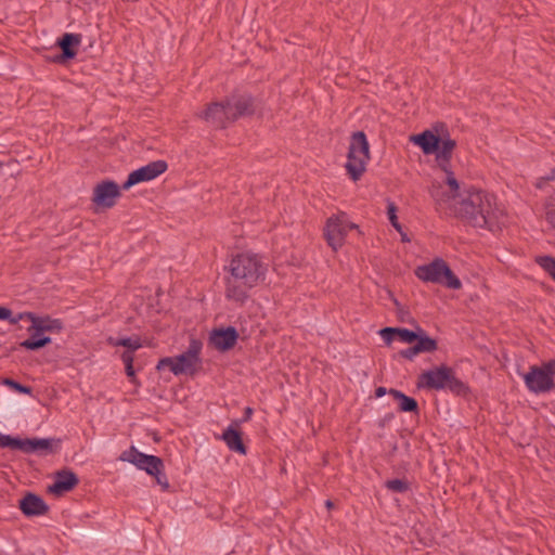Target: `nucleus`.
I'll return each instance as SVG.
<instances>
[{
  "instance_id": "f257e3e1",
  "label": "nucleus",
  "mask_w": 555,
  "mask_h": 555,
  "mask_svg": "<svg viewBox=\"0 0 555 555\" xmlns=\"http://www.w3.org/2000/svg\"><path fill=\"white\" fill-rule=\"evenodd\" d=\"M465 196L453 204L454 214L474 228L496 232L505 223V214L496 203V197L486 191L469 188Z\"/></svg>"
},
{
  "instance_id": "f03ea898",
  "label": "nucleus",
  "mask_w": 555,
  "mask_h": 555,
  "mask_svg": "<svg viewBox=\"0 0 555 555\" xmlns=\"http://www.w3.org/2000/svg\"><path fill=\"white\" fill-rule=\"evenodd\" d=\"M268 266L257 254L241 253L229 264L230 275L225 278V297L240 305L248 299L250 288L264 281Z\"/></svg>"
},
{
  "instance_id": "7ed1b4c3",
  "label": "nucleus",
  "mask_w": 555,
  "mask_h": 555,
  "mask_svg": "<svg viewBox=\"0 0 555 555\" xmlns=\"http://www.w3.org/2000/svg\"><path fill=\"white\" fill-rule=\"evenodd\" d=\"M417 388L428 390H449L457 397L467 398L470 395L469 386L457 378L455 371L446 364L424 371L417 377Z\"/></svg>"
},
{
  "instance_id": "20e7f679",
  "label": "nucleus",
  "mask_w": 555,
  "mask_h": 555,
  "mask_svg": "<svg viewBox=\"0 0 555 555\" xmlns=\"http://www.w3.org/2000/svg\"><path fill=\"white\" fill-rule=\"evenodd\" d=\"M370 144L363 131L351 134L347 153L346 171L352 181L361 179L370 160Z\"/></svg>"
},
{
  "instance_id": "39448f33",
  "label": "nucleus",
  "mask_w": 555,
  "mask_h": 555,
  "mask_svg": "<svg viewBox=\"0 0 555 555\" xmlns=\"http://www.w3.org/2000/svg\"><path fill=\"white\" fill-rule=\"evenodd\" d=\"M119 460L122 462H129L137 468L154 476L156 482L163 488V490H167L169 488L168 478L165 474L164 461L160 457L142 453L134 446H131L120 454Z\"/></svg>"
},
{
  "instance_id": "423d86ee",
  "label": "nucleus",
  "mask_w": 555,
  "mask_h": 555,
  "mask_svg": "<svg viewBox=\"0 0 555 555\" xmlns=\"http://www.w3.org/2000/svg\"><path fill=\"white\" fill-rule=\"evenodd\" d=\"M61 439L12 437L0 433V448L20 450L23 453L53 454L60 449Z\"/></svg>"
},
{
  "instance_id": "0eeeda50",
  "label": "nucleus",
  "mask_w": 555,
  "mask_h": 555,
  "mask_svg": "<svg viewBox=\"0 0 555 555\" xmlns=\"http://www.w3.org/2000/svg\"><path fill=\"white\" fill-rule=\"evenodd\" d=\"M414 273L423 282L441 284L451 289H460L462 287L461 280L442 258H436L427 264L418 266Z\"/></svg>"
},
{
  "instance_id": "6e6552de",
  "label": "nucleus",
  "mask_w": 555,
  "mask_h": 555,
  "mask_svg": "<svg viewBox=\"0 0 555 555\" xmlns=\"http://www.w3.org/2000/svg\"><path fill=\"white\" fill-rule=\"evenodd\" d=\"M203 344L201 340L192 338L185 351L176 356L175 375L186 374L194 376L202 364L201 350Z\"/></svg>"
},
{
  "instance_id": "1a4fd4ad",
  "label": "nucleus",
  "mask_w": 555,
  "mask_h": 555,
  "mask_svg": "<svg viewBox=\"0 0 555 555\" xmlns=\"http://www.w3.org/2000/svg\"><path fill=\"white\" fill-rule=\"evenodd\" d=\"M232 120L251 116L256 112V99L248 92L235 90L225 98Z\"/></svg>"
},
{
  "instance_id": "9d476101",
  "label": "nucleus",
  "mask_w": 555,
  "mask_h": 555,
  "mask_svg": "<svg viewBox=\"0 0 555 555\" xmlns=\"http://www.w3.org/2000/svg\"><path fill=\"white\" fill-rule=\"evenodd\" d=\"M167 168L168 165L165 160L158 159L151 162L147 165L130 172L127 180L122 183L121 189L129 190L138 183L151 181L164 173Z\"/></svg>"
},
{
  "instance_id": "9b49d317",
  "label": "nucleus",
  "mask_w": 555,
  "mask_h": 555,
  "mask_svg": "<svg viewBox=\"0 0 555 555\" xmlns=\"http://www.w3.org/2000/svg\"><path fill=\"white\" fill-rule=\"evenodd\" d=\"M354 228H357L354 223H345L339 217H331L324 228V237L328 246L337 250L344 245L348 231Z\"/></svg>"
},
{
  "instance_id": "f8f14e48",
  "label": "nucleus",
  "mask_w": 555,
  "mask_h": 555,
  "mask_svg": "<svg viewBox=\"0 0 555 555\" xmlns=\"http://www.w3.org/2000/svg\"><path fill=\"white\" fill-rule=\"evenodd\" d=\"M120 196L119 185L113 180H104L95 185L92 202L100 207L112 208Z\"/></svg>"
},
{
  "instance_id": "ddd939ff",
  "label": "nucleus",
  "mask_w": 555,
  "mask_h": 555,
  "mask_svg": "<svg viewBox=\"0 0 555 555\" xmlns=\"http://www.w3.org/2000/svg\"><path fill=\"white\" fill-rule=\"evenodd\" d=\"M199 117L216 129H223L228 122L233 121L225 99L221 102L209 103Z\"/></svg>"
},
{
  "instance_id": "4468645a",
  "label": "nucleus",
  "mask_w": 555,
  "mask_h": 555,
  "mask_svg": "<svg viewBox=\"0 0 555 555\" xmlns=\"http://www.w3.org/2000/svg\"><path fill=\"white\" fill-rule=\"evenodd\" d=\"M16 320H29V331L36 330L42 335L44 333H60L63 330V322L60 319H52L49 315L40 317L34 312L25 311L17 313Z\"/></svg>"
},
{
  "instance_id": "2eb2a0df",
  "label": "nucleus",
  "mask_w": 555,
  "mask_h": 555,
  "mask_svg": "<svg viewBox=\"0 0 555 555\" xmlns=\"http://www.w3.org/2000/svg\"><path fill=\"white\" fill-rule=\"evenodd\" d=\"M527 388L534 393H544L555 388L554 378L542 372L538 365H532L524 376Z\"/></svg>"
},
{
  "instance_id": "dca6fc26",
  "label": "nucleus",
  "mask_w": 555,
  "mask_h": 555,
  "mask_svg": "<svg viewBox=\"0 0 555 555\" xmlns=\"http://www.w3.org/2000/svg\"><path fill=\"white\" fill-rule=\"evenodd\" d=\"M238 332L234 326L214 328L209 335V345L220 352L231 350L237 343Z\"/></svg>"
},
{
  "instance_id": "f3484780",
  "label": "nucleus",
  "mask_w": 555,
  "mask_h": 555,
  "mask_svg": "<svg viewBox=\"0 0 555 555\" xmlns=\"http://www.w3.org/2000/svg\"><path fill=\"white\" fill-rule=\"evenodd\" d=\"M444 183L450 189L449 193L440 192L441 188H435V185H433V189L430 191L431 196L436 198L438 205H441L442 203L449 201H453L455 204L465 196V189L462 190L460 182L454 177V172H448V175L446 176Z\"/></svg>"
},
{
  "instance_id": "a211bd4d",
  "label": "nucleus",
  "mask_w": 555,
  "mask_h": 555,
  "mask_svg": "<svg viewBox=\"0 0 555 555\" xmlns=\"http://www.w3.org/2000/svg\"><path fill=\"white\" fill-rule=\"evenodd\" d=\"M79 483L76 473L68 468L57 470L54 475V482L48 487V491L54 495H62L72 491Z\"/></svg>"
},
{
  "instance_id": "6ab92c4d",
  "label": "nucleus",
  "mask_w": 555,
  "mask_h": 555,
  "mask_svg": "<svg viewBox=\"0 0 555 555\" xmlns=\"http://www.w3.org/2000/svg\"><path fill=\"white\" fill-rule=\"evenodd\" d=\"M27 332L29 333V337L25 340L18 343L17 345H11L9 347H4L3 349V356L9 357L13 351L17 350V348H23L25 350L29 351H38L49 344H51L52 339L50 336L42 335L36 330L29 331V327L27 328Z\"/></svg>"
},
{
  "instance_id": "aec40b11",
  "label": "nucleus",
  "mask_w": 555,
  "mask_h": 555,
  "mask_svg": "<svg viewBox=\"0 0 555 555\" xmlns=\"http://www.w3.org/2000/svg\"><path fill=\"white\" fill-rule=\"evenodd\" d=\"M439 124L435 126L437 134L430 130H425L418 134H413L410 140L421 147L425 155H431L438 152L439 144L442 141L441 131H439Z\"/></svg>"
},
{
  "instance_id": "412c9836",
  "label": "nucleus",
  "mask_w": 555,
  "mask_h": 555,
  "mask_svg": "<svg viewBox=\"0 0 555 555\" xmlns=\"http://www.w3.org/2000/svg\"><path fill=\"white\" fill-rule=\"evenodd\" d=\"M18 507L26 517L42 516L48 513L49 506L44 500L35 493H26L18 502Z\"/></svg>"
},
{
  "instance_id": "4be33fe9",
  "label": "nucleus",
  "mask_w": 555,
  "mask_h": 555,
  "mask_svg": "<svg viewBox=\"0 0 555 555\" xmlns=\"http://www.w3.org/2000/svg\"><path fill=\"white\" fill-rule=\"evenodd\" d=\"M81 43V35L65 33L56 40V47L61 49V59L73 60L76 57Z\"/></svg>"
},
{
  "instance_id": "5701e85b",
  "label": "nucleus",
  "mask_w": 555,
  "mask_h": 555,
  "mask_svg": "<svg viewBox=\"0 0 555 555\" xmlns=\"http://www.w3.org/2000/svg\"><path fill=\"white\" fill-rule=\"evenodd\" d=\"M242 435L243 434L238 427L231 423V425L222 433L221 439L231 451L245 455L247 453V447L243 441Z\"/></svg>"
},
{
  "instance_id": "b1692460",
  "label": "nucleus",
  "mask_w": 555,
  "mask_h": 555,
  "mask_svg": "<svg viewBox=\"0 0 555 555\" xmlns=\"http://www.w3.org/2000/svg\"><path fill=\"white\" fill-rule=\"evenodd\" d=\"M411 324L416 327V336L415 346L421 353H431L438 349L437 339L430 337L427 332L420 326L415 319L411 320Z\"/></svg>"
},
{
  "instance_id": "393cba45",
  "label": "nucleus",
  "mask_w": 555,
  "mask_h": 555,
  "mask_svg": "<svg viewBox=\"0 0 555 555\" xmlns=\"http://www.w3.org/2000/svg\"><path fill=\"white\" fill-rule=\"evenodd\" d=\"M388 393L398 401L400 412L420 413L418 402L414 398L395 388H390Z\"/></svg>"
},
{
  "instance_id": "a878e982",
  "label": "nucleus",
  "mask_w": 555,
  "mask_h": 555,
  "mask_svg": "<svg viewBox=\"0 0 555 555\" xmlns=\"http://www.w3.org/2000/svg\"><path fill=\"white\" fill-rule=\"evenodd\" d=\"M439 127L441 129L442 141L439 144V150L436 153V158H446V157L452 158V153L456 146V141L453 139H450L449 131L444 124H442V122L439 124Z\"/></svg>"
},
{
  "instance_id": "bb28decb",
  "label": "nucleus",
  "mask_w": 555,
  "mask_h": 555,
  "mask_svg": "<svg viewBox=\"0 0 555 555\" xmlns=\"http://www.w3.org/2000/svg\"><path fill=\"white\" fill-rule=\"evenodd\" d=\"M108 341L113 346L126 347L127 348L126 351H131L132 354H133V352L135 350H138L139 348L142 347L141 340H140V338L138 336L134 337V338H132V337H124V338H118L116 340L111 337L108 339Z\"/></svg>"
},
{
  "instance_id": "cd10ccee",
  "label": "nucleus",
  "mask_w": 555,
  "mask_h": 555,
  "mask_svg": "<svg viewBox=\"0 0 555 555\" xmlns=\"http://www.w3.org/2000/svg\"><path fill=\"white\" fill-rule=\"evenodd\" d=\"M535 262L552 278L555 282V257L538 256Z\"/></svg>"
},
{
  "instance_id": "c85d7f7f",
  "label": "nucleus",
  "mask_w": 555,
  "mask_h": 555,
  "mask_svg": "<svg viewBox=\"0 0 555 555\" xmlns=\"http://www.w3.org/2000/svg\"><path fill=\"white\" fill-rule=\"evenodd\" d=\"M133 359L134 356L131 353V351H124L121 354V360L125 364V371L127 376L130 378L131 383L138 384V379L135 377V372L133 369Z\"/></svg>"
},
{
  "instance_id": "c756f323",
  "label": "nucleus",
  "mask_w": 555,
  "mask_h": 555,
  "mask_svg": "<svg viewBox=\"0 0 555 555\" xmlns=\"http://www.w3.org/2000/svg\"><path fill=\"white\" fill-rule=\"evenodd\" d=\"M385 487L388 490H390L392 492H397V493H404L410 489V485L406 480L398 479V478L387 480L385 482Z\"/></svg>"
},
{
  "instance_id": "7c9ffc66",
  "label": "nucleus",
  "mask_w": 555,
  "mask_h": 555,
  "mask_svg": "<svg viewBox=\"0 0 555 555\" xmlns=\"http://www.w3.org/2000/svg\"><path fill=\"white\" fill-rule=\"evenodd\" d=\"M397 337L402 343L413 344L415 341V339H417L416 327H414V330H409V328H404V327H397Z\"/></svg>"
},
{
  "instance_id": "2f4dec72",
  "label": "nucleus",
  "mask_w": 555,
  "mask_h": 555,
  "mask_svg": "<svg viewBox=\"0 0 555 555\" xmlns=\"http://www.w3.org/2000/svg\"><path fill=\"white\" fill-rule=\"evenodd\" d=\"M3 384L9 386L12 390L18 392V393H25V395H31L33 388L30 386L23 385L15 379L12 378H4Z\"/></svg>"
},
{
  "instance_id": "473e14b6",
  "label": "nucleus",
  "mask_w": 555,
  "mask_h": 555,
  "mask_svg": "<svg viewBox=\"0 0 555 555\" xmlns=\"http://www.w3.org/2000/svg\"><path fill=\"white\" fill-rule=\"evenodd\" d=\"M397 211H398V208L395 205V203L393 202H388V204H387V215H388L389 222L398 232H401V227L402 225L398 221Z\"/></svg>"
},
{
  "instance_id": "72a5a7b5",
  "label": "nucleus",
  "mask_w": 555,
  "mask_h": 555,
  "mask_svg": "<svg viewBox=\"0 0 555 555\" xmlns=\"http://www.w3.org/2000/svg\"><path fill=\"white\" fill-rule=\"evenodd\" d=\"M421 352L418 351V349L416 348L415 345L409 347V348H405V349H402L400 350L396 357H400V358H403L405 360H409V361H413L414 358L420 354Z\"/></svg>"
},
{
  "instance_id": "f704fd0d",
  "label": "nucleus",
  "mask_w": 555,
  "mask_h": 555,
  "mask_svg": "<svg viewBox=\"0 0 555 555\" xmlns=\"http://www.w3.org/2000/svg\"><path fill=\"white\" fill-rule=\"evenodd\" d=\"M17 319V314L13 315V312L10 308L0 306V320H7L10 324H17L20 320Z\"/></svg>"
},
{
  "instance_id": "c9c22d12",
  "label": "nucleus",
  "mask_w": 555,
  "mask_h": 555,
  "mask_svg": "<svg viewBox=\"0 0 555 555\" xmlns=\"http://www.w3.org/2000/svg\"><path fill=\"white\" fill-rule=\"evenodd\" d=\"M173 365H176V357H166V358H162L158 361V363L156 365V370L162 371L165 369H169L175 374Z\"/></svg>"
},
{
  "instance_id": "e433bc0d",
  "label": "nucleus",
  "mask_w": 555,
  "mask_h": 555,
  "mask_svg": "<svg viewBox=\"0 0 555 555\" xmlns=\"http://www.w3.org/2000/svg\"><path fill=\"white\" fill-rule=\"evenodd\" d=\"M379 335L387 345H390L395 337H397V327H384L379 331Z\"/></svg>"
},
{
  "instance_id": "4c0bfd02",
  "label": "nucleus",
  "mask_w": 555,
  "mask_h": 555,
  "mask_svg": "<svg viewBox=\"0 0 555 555\" xmlns=\"http://www.w3.org/2000/svg\"><path fill=\"white\" fill-rule=\"evenodd\" d=\"M393 304L397 307L398 317L401 322H408L411 324V320L413 319L408 310H405L400 302L395 298Z\"/></svg>"
},
{
  "instance_id": "58836bf2",
  "label": "nucleus",
  "mask_w": 555,
  "mask_h": 555,
  "mask_svg": "<svg viewBox=\"0 0 555 555\" xmlns=\"http://www.w3.org/2000/svg\"><path fill=\"white\" fill-rule=\"evenodd\" d=\"M554 180H555V167L550 171V173H547L544 177L539 178L534 185L537 189H543L547 182H551Z\"/></svg>"
},
{
  "instance_id": "ea45409f",
  "label": "nucleus",
  "mask_w": 555,
  "mask_h": 555,
  "mask_svg": "<svg viewBox=\"0 0 555 555\" xmlns=\"http://www.w3.org/2000/svg\"><path fill=\"white\" fill-rule=\"evenodd\" d=\"M436 162L439 168L446 173V176L448 175V172H453L451 170V157L436 158Z\"/></svg>"
},
{
  "instance_id": "a19ab883",
  "label": "nucleus",
  "mask_w": 555,
  "mask_h": 555,
  "mask_svg": "<svg viewBox=\"0 0 555 555\" xmlns=\"http://www.w3.org/2000/svg\"><path fill=\"white\" fill-rule=\"evenodd\" d=\"M542 372L554 378L555 375V360H550L543 363L541 366Z\"/></svg>"
},
{
  "instance_id": "79ce46f5",
  "label": "nucleus",
  "mask_w": 555,
  "mask_h": 555,
  "mask_svg": "<svg viewBox=\"0 0 555 555\" xmlns=\"http://www.w3.org/2000/svg\"><path fill=\"white\" fill-rule=\"evenodd\" d=\"M253 413H254L253 408L246 406L245 410H244L243 417L241 420L233 421L232 424L235 425L236 427H240L241 423L247 422V421H249L251 418Z\"/></svg>"
},
{
  "instance_id": "37998d69",
  "label": "nucleus",
  "mask_w": 555,
  "mask_h": 555,
  "mask_svg": "<svg viewBox=\"0 0 555 555\" xmlns=\"http://www.w3.org/2000/svg\"><path fill=\"white\" fill-rule=\"evenodd\" d=\"M47 59L52 62V63H55V64H66L69 62V60H64V59H61V52L60 53H56L54 55H49L47 56Z\"/></svg>"
},
{
  "instance_id": "c03bdc74",
  "label": "nucleus",
  "mask_w": 555,
  "mask_h": 555,
  "mask_svg": "<svg viewBox=\"0 0 555 555\" xmlns=\"http://www.w3.org/2000/svg\"><path fill=\"white\" fill-rule=\"evenodd\" d=\"M389 390H387L385 387H377L375 389V396L377 398L383 397L384 395L388 393Z\"/></svg>"
},
{
  "instance_id": "a18cd8bd",
  "label": "nucleus",
  "mask_w": 555,
  "mask_h": 555,
  "mask_svg": "<svg viewBox=\"0 0 555 555\" xmlns=\"http://www.w3.org/2000/svg\"><path fill=\"white\" fill-rule=\"evenodd\" d=\"M393 418V414L392 413H388L385 415V417L379 422V426L380 427H384L385 424L389 421H391Z\"/></svg>"
},
{
  "instance_id": "49530a36",
  "label": "nucleus",
  "mask_w": 555,
  "mask_h": 555,
  "mask_svg": "<svg viewBox=\"0 0 555 555\" xmlns=\"http://www.w3.org/2000/svg\"><path fill=\"white\" fill-rule=\"evenodd\" d=\"M400 235H401V240L403 242H410V238L408 237L406 233L403 232V230L401 229V232H399Z\"/></svg>"
},
{
  "instance_id": "de8ad7c7",
  "label": "nucleus",
  "mask_w": 555,
  "mask_h": 555,
  "mask_svg": "<svg viewBox=\"0 0 555 555\" xmlns=\"http://www.w3.org/2000/svg\"><path fill=\"white\" fill-rule=\"evenodd\" d=\"M547 220L552 223H555V211L554 212H550L547 215Z\"/></svg>"
},
{
  "instance_id": "09e8293b",
  "label": "nucleus",
  "mask_w": 555,
  "mask_h": 555,
  "mask_svg": "<svg viewBox=\"0 0 555 555\" xmlns=\"http://www.w3.org/2000/svg\"><path fill=\"white\" fill-rule=\"evenodd\" d=\"M333 505H334V504H333V502H332V501H330V500H327V501H326V507H327V508H332V507H333Z\"/></svg>"
}]
</instances>
